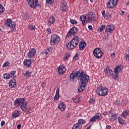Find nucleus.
Segmentation results:
<instances>
[{"instance_id": "e433bc0d", "label": "nucleus", "mask_w": 129, "mask_h": 129, "mask_svg": "<svg viewBox=\"0 0 129 129\" xmlns=\"http://www.w3.org/2000/svg\"><path fill=\"white\" fill-rule=\"evenodd\" d=\"M28 29L31 31H34V30H36V26L35 25H33V24H29L28 26Z\"/></svg>"}, {"instance_id": "4be33fe9", "label": "nucleus", "mask_w": 129, "mask_h": 129, "mask_svg": "<svg viewBox=\"0 0 129 129\" xmlns=\"http://www.w3.org/2000/svg\"><path fill=\"white\" fill-rule=\"evenodd\" d=\"M101 14L103 17H104V19H106V20H108L110 17H111V14L109 13H107L105 14V10H103L101 11Z\"/></svg>"}, {"instance_id": "5fc2aeb1", "label": "nucleus", "mask_w": 129, "mask_h": 129, "mask_svg": "<svg viewBox=\"0 0 129 129\" xmlns=\"http://www.w3.org/2000/svg\"><path fill=\"white\" fill-rule=\"evenodd\" d=\"M6 123V122H5V121L4 120H2V121H1V125L2 126H4V125H5V124Z\"/></svg>"}, {"instance_id": "052dcab7", "label": "nucleus", "mask_w": 129, "mask_h": 129, "mask_svg": "<svg viewBox=\"0 0 129 129\" xmlns=\"http://www.w3.org/2000/svg\"><path fill=\"white\" fill-rule=\"evenodd\" d=\"M22 126V125L21 124H18L17 126V128L18 129H21V127Z\"/></svg>"}, {"instance_id": "6ab92c4d", "label": "nucleus", "mask_w": 129, "mask_h": 129, "mask_svg": "<svg viewBox=\"0 0 129 129\" xmlns=\"http://www.w3.org/2000/svg\"><path fill=\"white\" fill-rule=\"evenodd\" d=\"M23 64L27 68H31V65H32V60L31 59H24L23 61Z\"/></svg>"}, {"instance_id": "09e8293b", "label": "nucleus", "mask_w": 129, "mask_h": 129, "mask_svg": "<svg viewBox=\"0 0 129 129\" xmlns=\"http://www.w3.org/2000/svg\"><path fill=\"white\" fill-rule=\"evenodd\" d=\"M89 102L90 104H93V103L95 102V100L94 99H91L89 100Z\"/></svg>"}, {"instance_id": "c9c22d12", "label": "nucleus", "mask_w": 129, "mask_h": 129, "mask_svg": "<svg viewBox=\"0 0 129 129\" xmlns=\"http://www.w3.org/2000/svg\"><path fill=\"white\" fill-rule=\"evenodd\" d=\"M86 122L85 120L83 119H80L78 120V123L80 124V125H82V124H84Z\"/></svg>"}, {"instance_id": "58836bf2", "label": "nucleus", "mask_w": 129, "mask_h": 129, "mask_svg": "<svg viewBox=\"0 0 129 129\" xmlns=\"http://www.w3.org/2000/svg\"><path fill=\"white\" fill-rule=\"evenodd\" d=\"M4 12H5V7H4V6H3V5L0 4V16H2V15H3Z\"/></svg>"}, {"instance_id": "f257e3e1", "label": "nucleus", "mask_w": 129, "mask_h": 129, "mask_svg": "<svg viewBox=\"0 0 129 129\" xmlns=\"http://www.w3.org/2000/svg\"><path fill=\"white\" fill-rule=\"evenodd\" d=\"M80 42L79 37L77 36H74L73 39L70 41V43H66V47H67L69 50H72V49H75V48H76L77 46L79 45Z\"/></svg>"}, {"instance_id": "13d9d810", "label": "nucleus", "mask_w": 129, "mask_h": 129, "mask_svg": "<svg viewBox=\"0 0 129 129\" xmlns=\"http://www.w3.org/2000/svg\"><path fill=\"white\" fill-rule=\"evenodd\" d=\"M88 29H89V30H90L91 31L92 30V26L89 25L88 26Z\"/></svg>"}, {"instance_id": "9d476101", "label": "nucleus", "mask_w": 129, "mask_h": 129, "mask_svg": "<svg viewBox=\"0 0 129 129\" xmlns=\"http://www.w3.org/2000/svg\"><path fill=\"white\" fill-rule=\"evenodd\" d=\"M118 0H109L107 3L106 6L107 9H113L117 6Z\"/></svg>"}, {"instance_id": "ddd939ff", "label": "nucleus", "mask_w": 129, "mask_h": 129, "mask_svg": "<svg viewBox=\"0 0 129 129\" xmlns=\"http://www.w3.org/2000/svg\"><path fill=\"white\" fill-rule=\"evenodd\" d=\"M25 103V98H18L14 101L15 107H20V106Z\"/></svg>"}, {"instance_id": "b1692460", "label": "nucleus", "mask_w": 129, "mask_h": 129, "mask_svg": "<svg viewBox=\"0 0 129 129\" xmlns=\"http://www.w3.org/2000/svg\"><path fill=\"white\" fill-rule=\"evenodd\" d=\"M56 21V19H55V17L53 16H50L49 18L48 19V26H51L52 24H54L55 23V21Z\"/></svg>"}, {"instance_id": "aec40b11", "label": "nucleus", "mask_w": 129, "mask_h": 129, "mask_svg": "<svg viewBox=\"0 0 129 129\" xmlns=\"http://www.w3.org/2000/svg\"><path fill=\"white\" fill-rule=\"evenodd\" d=\"M58 72L59 74H64L66 72V67L63 65L59 66L58 68Z\"/></svg>"}, {"instance_id": "2eb2a0df", "label": "nucleus", "mask_w": 129, "mask_h": 129, "mask_svg": "<svg viewBox=\"0 0 129 129\" xmlns=\"http://www.w3.org/2000/svg\"><path fill=\"white\" fill-rule=\"evenodd\" d=\"M102 119V115L100 113H96L95 115L91 118L90 119V121H95L97 120H101Z\"/></svg>"}, {"instance_id": "0eeeda50", "label": "nucleus", "mask_w": 129, "mask_h": 129, "mask_svg": "<svg viewBox=\"0 0 129 129\" xmlns=\"http://www.w3.org/2000/svg\"><path fill=\"white\" fill-rule=\"evenodd\" d=\"M87 23H92L96 20L95 14L92 12H89L86 15Z\"/></svg>"}, {"instance_id": "ea45409f", "label": "nucleus", "mask_w": 129, "mask_h": 129, "mask_svg": "<svg viewBox=\"0 0 129 129\" xmlns=\"http://www.w3.org/2000/svg\"><path fill=\"white\" fill-rule=\"evenodd\" d=\"M31 72L29 71H26L25 72V73L23 74V75H24V76H26V77H30L31 76Z\"/></svg>"}, {"instance_id": "f8f14e48", "label": "nucleus", "mask_w": 129, "mask_h": 129, "mask_svg": "<svg viewBox=\"0 0 129 129\" xmlns=\"http://www.w3.org/2000/svg\"><path fill=\"white\" fill-rule=\"evenodd\" d=\"M115 27L112 24H108L106 26L105 29V32L107 34V35H109V34H111L112 33V31L114 30Z\"/></svg>"}, {"instance_id": "20e7f679", "label": "nucleus", "mask_w": 129, "mask_h": 129, "mask_svg": "<svg viewBox=\"0 0 129 129\" xmlns=\"http://www.w3.org/2000/svg\"><path fill=\"white\" fill-rule=\"evenodd\" d=\"M107 91L106 88L100 86L96 89V93L100 96H105V95H107Z\"/></svg>"}, {"instance_id": "72a5a7b5", "label": "nucleus", "mask_w": 129, "mask_h": 129, "mask_svg": "<svg viewBox=\"0 0 129 129\" xmlns=\"http://www.w3.org/2000/svg\"><path fill=\"white\" fill-rule=\"evenodd\" d=\"M59 97H60V95L59 94V89H57L56 91V94L55 95V96L54 97V100H58V99H59Z\"/></svg>"}, {"instance_id": "f3484780", "label": "nucleus", "mask_w": 129, "mask_h": 129, "mask_svg": "<svg viewBox=\"0 0 129 129\" xmlns=\"http://www.w3.org/2000/svg\"><path fill=\"white\" fill-rule=\"evenodd\" d=\"M60 10L61 12H66L67 10V3L66 1H62L60 3Z\"/></svg>"}, {"instance_id": "bf43d9fd", "label": "nucleus", "mask_w": 129, "mask_h": 129, "mask_svg": "<svg viewBox=\"0 0 129 129\" xmlns=\"http://www.w3.org/2000/svg\"><path fill=\"white\" fill-rule=\"evenodd\" d=\"M41 87L42 88H45V83H41Z\"/></svg>"}, {"instance_id": "de8ad7c7", "label": "nucleus", "mask_w": 129, "mask_h": 129, "mask_svg": "<svg viewBox=\"0 0 129 129\" xmlns=\"http://www.w3.org/2000/svg\"><path fill=\"white\" fill-rule=\"evenodd\" d=\"M70 57V55H69V54H66L63 58V60L66 61V60H67V59H68Z\"/></svg>"}, {"instance_id": "a211bd4d", "label": "nucleus", "mask_w": 129, "mask_h": 129, "mask_svg": "<svg viewBox=\"0 0 129 129\" xmlns=\"http://www.w3.org/2000/svg\"><path fill=\"white\" fill-rule=\"evenodd\" d=\"M105 73L107 76L110 77L111 75H113V71L112 70L109 69V66H107L105 70Z\"/></svg>"}, {"instance_id": "c756f323", "label": "nucleus", "mask_w": 129, "mask_h": 129, "mask_svg": "<svg viewBox=\"0 0 129 129\" xmlns=\"http://www.w3.org/2000/svg\"><path fill=\"white\" fill-rule=\"evenodd\" d=\"M80 19L81 21H82V24L83 25V26H84L85 25V22L87 23L86 15L80 16Z\"/></svg>"}, {"instance_id": "412c9836", "label": "nucleus", "mask_w": 129, "mask_h": 129, "mask_svg": "<svg viewBox=\"0 0 129 129\" xmlns=\"http://www.w3.org/2000/svg\"><path fill=\"white\" fill-rule=\"evenodd\" d=\"M123 69V67L121 64H118L114 68V73H118V72H121V70Z\"/></svg>"}, {"instance_id": "603ef678", "label": "nucleus", "mask_w": 129, "mask_h": 129, "mask_svg": "<svg viewBox=\"0 0 129 129\" xmlns=\"http://www.w3.org/2000/svg\"><path fill=\"white\" fill-rule=\"evenodd\" d=\"M111 57L112 59H114V58L115 57V53L114 52H113L111 55Z\"/></svg>"}, {"instance_id": "4468645a", "label": "nucleus", "mask_w": 129, "mask_h": 129, "mask_svg": "<svg viewBox=\"0 0 129 129\" xmlns=\"http://www.w3.org/2000/svg\"><path fill=\"white\" fill-rule=\"evenodd\" d=\"M16 71H14L11 72V73H6L3 76L4 79H11L12 77H15L16 76Z\"/></svg>"}, {"instance_id": "f704fd0d", "label": "nucleus", "mask_w": 129, "mask_h": 129, "mask_svg": "<svg viewBox=\"0 0 129 129\" xmlns=\"http://www.w3.org/2000/svg\"><path fill=\"white\" fill-rule=\"evenodd\" d=\"M129 113V110H125L124 112L121 114V117H125V116H127Z\"/></svg>"}, {"instance_id": "bb28decb", "label": "nucleus", "mask_w": 129, "mask_h": 129, "mask_svg": "<svg viewBox=\"0 0 129 129\" xmlns=\"http://www.w3.org/2000/svg\"><path fill=\"white\" fill-rule=\"evenodd\" d=\"M86 85L85 84H82L81 83L80 86L79 87L78 91L79 92H82L83 90H84V88L86 87Z\"/></svg>"}, {"instance_id": "dca6fc26", "label": "nucleus", "mask_w": 129, "mask_h": 129, "mask_svg": "<svg viewBox=\"0 0 129 129\" xmlns=\"http://www.w3.org/2000/svg\"><path fill=\"white\" fill-rule=\"evenodd\" d=\"M36 54V49L31 48L29 49L28 53H27V56L28 58H33Z\"/></svg>"}, {"instance_id": "39448f33", "label": "nucleus", "mask_w": 129, "mask_h": 129, "mask_svg": "<svg viewBox=\"0 0 129 129\" xmlns=\"http://www.w3.org/2000/svg\"><path fill=\"white\" fill-rule=\"evenodd\" d=\"M6 27H9L11 29V32H15V28L16 27V23L13 22L12 19H9L4 21Z\"/></svg>"}, {"instance_id": "a18cd8bd", "label": "nucleus", "mask_w": 129, "mask_h": 129, "mask_svg": "<svg viewBox=\"0 0 129 129\" xmlns=\"http://www.w3.org/2000/svg\"><path fill=\"white\" fill-rule=\"evenodd\" d=\"M74 60H79V54L76 53V55L74 56Z\"/></svg>"}, {"instance_id": "cd10ccee", "label": "nucleus", "mask_w": 129, "mask_h": 129, "mask_svg": "<svg viewBox=\"0 0 129 129\" xmlns=\"http://www.w3.org/2000/svg\"><path fill=\"white\" fill-rule=\"evenodd\" d=\"M58 108H59V109H60L61 111H64V110H65V109L66 108V105H65V104L62 103L59 104Z\"/></svg>"}, {"instance_id": "5701e85b", "label": "nucleus", "mask_w": 129, "mask_h": 129, "mask_svg": "<svg viewBox=\"0 0 129 129\" xmlns=\"http://www.w3.org/2000/svg\"><path fill=\"white\" fill-rule=\"evenodd\" d=\"M21 114H22V112H21V111L16 110L13 113L12 115L13 118H16V117H18V116H20Z\"/></svg>"}, {"instance_id": "49530a36", "label": "nucleus", "mask_w": 129, "mask_h": 129, "mask_svg": "<svg viewBox=\"0 0 129 129\" xmlns=\"http://www.w3.org/2000/svg\"><path fill=\"white\" fill-rule=\"evenodd\" d=\"M113 77L115 80H117V79H118V73H115V74L113 76Z\"/></svg>"}, {"instance_id": "a19ab883", "label": "nucleus", "mask_w": 129, "mask_h": 129, "mask_svg": "<svg viewBox=\"0 0 129 129\" xmlns=\"http://www.w3.org/2000/svg\"><path fill=\"white\" fill-rule=\"evenodd\" d=\"M118 121L120 124H124V120H123L120 117H118Z\"/></svg>"}, {"instance_id": "37998d69", "label": "nucleus", "mask_w": 129, "mask_h": 129, "mask_svg": "<svg viewBox=\"0 0 129 129\" xmlns=\"http://www.w3.org/2000/svg\"><path fill=\"white\" fill-rule=\"evenodd\" d=\"M80 100V98H75L73 99L74 103H78Z\"/></svg>"}, {"instance_id": "6e6d98bb", "label": "nucleus", "mask_w": 129, "mask_h": 129, "mask_svg": "<svg viewBox=\"0 0 129 129\" xmlns=\"http://www.w3.org/2000/svg\"><path fill=\"white\" fill-rule=\"evenodd\" d=\"M47 33H48L49 34H51V29L48 28V29H47Z\"/></svg>"}, {"instance_id": "680f3d73", "label": "nucleus", "mask_w": 129, "mask_h": 129, "mask_svg": "<svg viewBox=\"0 0 129 129\" xmlns=\"http://www.w3.org/2000/svg\"><path fill=\"white\" fill-rule=\"evenodd\" d=\"M106 128L107 129H111V126H110V125H107L106 126Z\"/></svg>"}, {"instance_id": "4d7b16f0", "label": "nucleus", "mask_w": 129, "mask_h": 129, "mask_svg": "<svg viewBox=\"0 0 129 129\" xmlns=\"http://www.w3.org/2000/svg\"><path fill=\"white\" fill-rule=\"evenodd\" d=\"M66 117H67V118H69L70 117V113H68L66 115Z\"/></svg>"}, {"instance_id": "6e6552de", "label": "nucleus", "mask_w": 129, "mask_h": 129, "mask_svg": "<svg viewBox=\"0 0 129 129\" xmlns=\"http://www.w3.org/2000/svg\"><path fill=\"white\" fill-rule=\"evenodd\" d=\"M78 33V29L76 27H72L68 32L66 37V40H68V38L72 35H76Z\"/></svg>"}, {"instance_id": "7c9ffc66", "label": "nucleus", "mask_w": 129, "mask_h": 129, "mask_svg": "<svg viewBox=\"0 0 129 129\" xmlns=\"http://www.w3.org/2000/svg\"><path fill=\"white\" fill-rule=\"evenodd\" d=\"M78 71H76L75 73H72L71 74L70 77L71 78V79H74L75 77H78Z\"/></svg>"}, {"instance_id": "9b49d317", "label": "nucleus", "mask_w": 129, "mask_h": 129, "mask_svg": "<svg viewBox=\"0 0 129 129\" xmlns=\"http://www.w3.org/2000/svg\"><path fill=\"white\" fill-rule=\"evenodd\" d=\"M117 118V113L111 110L109 111V121H114Z\"/></svg>"}, {"instance_id": "a878e982", "label": "nucleus", "mask_w": 129, "mask_h": 129, "mask_svg": "<svg viewBox=\"0 0 129 129\" xmlns=\"http://www.w3.org/2000/svg\"><path fill=\"white\" fill-rule=\"evenodd\" d=\"M20 108L22 111L27 112V109L28 106H27V102H24L23 104L20 106Z\"/></svg>"}, {"instance_id": "864d4df0", "label": "nucleus", "mask_w": 129, "mask_h": 129, "mask_svg": "<svg viewBox=\"0 0 129 129\" xmlns=\"http://www.w3.org/2000/svg\"><path fill=\"white\" fill-rule=\"evenodd\" d=\"M27 113H31V108H27L26 114Z\"/></svg>"}, {"instance_id": "338daca9", "label": "nucleus", "mask_w": 129, "mask_h": 129, "mask_svg": "<svg viewBox=\"0 0 129 129\" xmlns=\"http://www.w3.org/2000/svg\"><path fill=\"white\" fill-rule=\"evenodd\" d=\"M29 90H30V89H31V87H28V90H29Z\"/></svg>"}, {"instance_id": "f03ea898", "label": "nucleus", "mask_w": 129, "mask_h": 129, "mask_svg": "<svg viewBox=\"0 0 129 129\" xmlns=\"http://www.w3.org/2000/svg\"><path fill=\"white\" fill-rule=\"evenodd\" d=\"M78 79L80 80V82L83 84H86L87 85L88 81L89 80V76L85 74V73L83 71H78Z\"/></svg>"}, {"instance_id": "69168bd1", "label": "nucleus", "mask_w": 129, "mask_h": 129, "mask_svg": "<svg viewBox=\"0 0 129 129\" xmlns=\"http://www.w3.org/2000/svg\"><path fill=\"white\" fill-rule=\"evenodd\" d=\"M126 5L129 6V0H128V2L127 3Z\"/></svg>"}, {"instance_id": "79ce46f5", "label": "nucleus", "mask_w": 129, "mask_h": 129, "mask_svg": "<svg viewBox=\"0 0 129 129\" xmlns=\"http://www.w3.org/2000/svg\"><path fill=\"white\" fill-rule=\"evenodd\" d=\"M54 0H46V5H53Z\"/></svg>"}, {"instance_id": "8fccbe9b", "label": "nucleus", "mask_w": 129, "mask_h": 129, "mask_svg": "<svg viewBox=\"0 0 129 129\" xmlns=\"http://www.w3.org/2000/svg\"><path fill=\"white\" fill-rule=\"evenodd\" d=\"M124 58L126 61H129V53L124 55Z\"/></svg>"}, {"instance_id": "e2e57ef3", "label": "nucleus", "mask_w": 129, "mask_h": 129, "mask_svg": "<svg viewBox=\"0 0 129 129\" xmlns=\"http://www.w3.org/2000/svg\"><path fill=\"white\" fill-rule=\"evenodd\" d=\"M103 115H107V112L105 111L103 113Z\"/></svg>"}, {"instance_id": "1a4fd4ad", "label": "nucleus", "mask_w": 129, "mask_h": 129, "mask_svg": "<svg viewBox=\"0 0 129 129\" xmlns=\"http://www.w3.org/2000/svg\"><path fill=\"white\" fill-rule=\"evenodd\" d=\"M93 55L94 57H95L97 59H99V58H101V57H102V55H103V53L100 48H96L93 50Z\"/></svg>"}, {"instance_id": "473e14b6", "label": "nucleus", "mask_w": 129, "mask_h": 129, "mask_svg": "<svg viewBox=\"0 0 129 129\" xmlns=\"http://www.w3.org/2000/svg\"><path fill=\"white\" fill-rule=\"evenodd\" d=\"M51 51V48H47L46 50H44L42 51V55L43 56H47Z\"/></svg>"}, {"instance_id": "393cba45", "label": "nucleus", "mask_w": 129, "mask_h": 129, "mask_svg": "<svg viewBox=\"0 0 129 129\" xmlns=\"http://www.w3.org/2000/svg\"><path fill=\"white\" fill-rule=\"evenodd\" d=\"M85 47H86V42L81 41L79 45L80 50H84Z\"/></svg>"}, {"instance_id": "c03bdc74", "label": "nucleus", "mask_w": 129, "mask_h": 129, "mask_svg": "<svg viewBox=\"0 0 129 129\" xmlns=\"http://www.w3.org/2000/svg\"><path fill=\"white\" fill-rule=\"evenodd\" d=\"M8 65H10V62H8V61H6L3 65V68H6V67H8Z\"/></svg>"}, {"instance_id": "774afa93", "label": "nucleus", "mask_w": 129, "mask_h": 129, "mask_svg": "<svg viewBox=\"0 0 129 129\" xmlns=\"http://www.w3.org/2000/svg\"><path fill=\"white\" fill-rule=\"evenodd\" d=\"M127 52H128V53L129 54V47H128V49H127Z\"/></svg>"}, {"instance_id": "3c124183", "label": "nucleus", "mask_w": 129, "mask_h": 129, "mask_svg": "<svg viewBox=\"0 0 129 129\" xmlns=\"http://www.w3.org/2000/svg\"><path fill=\"white\" fill-rule=\"evenodd\" d=\"M70 22H71V23H72L73 25L77 24V21L74 20H71Z\"/></svg>"}, {"instance_id": "7ed1b4c3", "label": "nucleus", "mask_w": 129, "mask_h": 129, "mask_svg": "<svg viewBox=\"0 0 129 129\" xmlns=\"http://www.w3.org/2000/svg\"><path fill=\"white\" fill-rule=\"evenodd\" d=\"M60 36L57 34L51 35L50 44L51 46H55L60 43Z\"/></svg>"}, {"instance_id": "c85d7f7f", "label": "nucleus", "mask_w": 129, "mask_h": 129, "mask_svg": "<svg viewBox=\"0 0 129 129\" xmlns=\"http://www.w3.org/2000/svg\"><path fill=\"white\" fill-rule=\"evenodd\" d=\"M9 87L10 88H15L16 86H17V85L16 84V81H14V82H13V81H10L9 83Z\"/></svg>"}, {"instance_id": "423d86ee", "label": "nucleus", "mask_w": 129, "mask_h": 129, "mask_svg": "<svg viewBox=\"0 0 129 129\" xmlns=\"http://www.w3.org/2000/svg\"><path fill=\"white\" fill-rule=\"evenodd\" d=\"M28 3V6L31 9H37L38 7H41V5L38 3V0H26Z\"/></svg>"}, {"instance_id": "4c0bfd02", "label": "nucleus", "mask_w": 129, "mask_h": 129, "mask_svg": "<svg viewBox=\"0 0 129 129\" xmlns=\"http://www.w3.org/2000/svg\"><path fill=\"white\" fill-rule=\"evenodd\" d=\"M106 26L105 25H102L100 27L98 28V31L100 33V32H102L105 29Z\"/></svg>"}, {"instance_id": "0e129e2a", "label": "nucleus", "mask_w": 129, "mask_h": 129, "mask_svg": "<svg viewBox=\"0 0 129 129\" xmlns=\"http://www.w3.org/2000/svg\"><path fill=\"white\" fill-rule=\"evenodd\" d=\"M124 13H125V12L124 11H122L121 12V13H120V15H121V16H123V15H124Z\"/></svg>"}, {"instance_id": "2f4dec72", "label": "nucleus", "mask_w": 129, "mask_h": 129, "mask_svg": "<svg viewBox=\"0 0 129 129\" xmlns=\"http://www.w3.org/2000/svg\"><path fill=\"white\" fill-rule=\"evenodd\" d=\"M82 128V125L79 124L78 123H75L72 127V129H81Z\"/></svg>"}]
</instances>
